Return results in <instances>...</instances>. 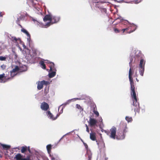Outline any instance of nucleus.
<instances>
[{
    "mask_svg": "<svg viewBox=\"0 0 160 160\" xmlns=\"http://www.w3.org/2000/svg\"><path fill=\"white\" fill-rule=\"evenodd\" d=\"M87 154L88 155V160H91V159L92 158V154L91 153L90 151H89L87 150Z\"/></svg>",
    "mask_w": 160,
    "mask_h": 160,
    "instance_id": "obj_25",
    "label": "nucleus"
},
{
    "mask_svg": "<svg viewBox=\"0 0 160 160\" xmlns=\"http://www.w3.org/2000/svg\"><path fill=\"white\" fill-rule=\"evenodd\" d=\"M97 144L98 145L99 148L100 149L104 148L105 147L104 143L102 141L100 142L99 143L98 142Z\"/></svg>",
    "mask_w": 160,
    "mask_h": 160,
    "instance_id": "obj_18",
    "label": "nucleus"
},
{
    "mask_svg": "<svg viewBox=\"0 0 160 160\" xmlns=\"http://www.w3.org/2000/svg\"><path fill=\"white\" fill-rule=\"evenodd\" d=\"M73 131H74V130H73V131H71V132H68V133H66L63 136V137H65V136H66V135H69V134L70 133H71V132H73Z\"/></svg>",
    "mask_w": 160,
    "mask_h": 160,
    "instance_id": "obj_39",
    "label": "nucleus"
},
{
    "mask_svg": "<svg viewBox=\"0 0 160 160\" xmlns=\"http://www.w3.org/2000/svg\"><path fill=\"white\" fill-rule=\"evenodd\" d=\"M140 52L139 51L137 50L135 53V56L137 57H139L140 55Z\"/></svg>",
    "mask_w": 160,
    "mask_h": 160,
    "instance_id": "obj_30",
    "label": "nucleus"
},
{
    "mask_svg": "<svg viewBox=\"0 0 160 160\" xmlns=\"http://www.w3.org/2000/svg\"><path fill=\"white\" fill-rule=\"evenodd\" d=\"M83 98H74L72 99H69L67 100L65 103H64L62 104L61 105H60L58 108V110L59 111V109H60L61 107L62 106H64L65 107V106L69 104L71 102H73L75 101V100H82L83 99Z\"/></svg>",
    "mask_w": 160,
    "mask_h": 160,
    "instance_id": "obj_8",
    "label": "nucleus"
},
{
    "mask_svg": "<svg viewBox=\"0 0 160 160\" xmlns=\"http://www.w3.org/2000/svg\"><path fill=\"white\" fill-rule=\"evenodd\" d=\"M130 27L129 26V27L128 28H126L125 29H126V30H128L130 28Z\"/></svg>",
    "mask_w": 160,
    "mask_h": 160,
    "instance_id": "obj_49",
    "label": "nucleus"
},
{
    "mask_svg": "<svg viewBox=\"0 0 160 160\" xmlns=\"http://www.w3.org/2000/svg\"><path fill=\"white\" fill-rule=\"evenodd\" d=\"M121 18V17L119 16L118 18H117L116 19H120V18Z\"/></svg>",
    "mask_w": 160,
    "mask_h": 160,
    "instance_id": "obj_48",
    "label": "nucleus"
},
{
    "mask_svg": "<svg viewBox=\"0 0 160 160\" xmlns=\"http://www.w3.org/2000/svg\"><path fill=\"white\" fill-rule=\"evenodd\" d=\"M129 27H131V29H133V30L128 32V33H130L131 32H133L134 31H135V30L137 29V26L133 23H130Z\"/></svg>",
    "mask_w": 160,
    "mask_h": 160,
    "instance_id": "obj_16",
    "label": "nucleus"
},
{
    "mask_svg": "<svg viewBox=\"0 0 160 160\" xmlns=\"http://www.w3.org/2000/svg\"><path fill=\"white\" fill-rule=\"evenodd\" d=\"M10 39L13 42L15 43V45L18 47H19V43H21L22 42L20 38H17L15 37L12 36L11 38H10Z\"/></svg>",
    "mask_w": 160,
    "mask_h": 160,
    "instance_id": "obj_9",
    "label": "nucleus"
},
{
    "mask_svg": "<svg viewBox=\"0 0 160 160\" xmlns=\"http://www.w3.org/2000/svg\"><path fill=\"white\" fill-rule=\"evenodd\" d=\"M145 62V60L142 58L140 60L139 63L138 65V68L139 73L142 76H143Z\"/></svg>",
    "mask_w": 160,
    "mask_h": 160,
    "instance_id": "obj_3",
    "label": "nucleus"
},
{
    "mask_svg": "<svg viewBox=\"0 0 160 160\" xmlns=\"http://www.w3.org/2000/svg\"><path fill=\"white\" fill-rule=\"evenodd\" d=\"M21 31L25 33L27 36V42L29 43L30 41V35L28 32L25 29L23 28L21 29Z\"/></svg>",
    "mask_w": 160,
    "mask_h": 160,
    "instance_id": "obj_14",
    "label": "nucleus"
},
{
    "mask_svg": "<svg viewBox=\"0 0 160 160\" xmlns=\"http://www.w3.org/2000/svg\"><path fill=\"white\" fill-rule=\"evenodd\" d=\"M49 92V88H46L44 89V93L46 95V94L48 92Z\"/></svg>",
    "mask_w": 160,
    "mask_h": 160,
    "instance_id": "obj_32",
    "label": "nucleus"
},
{
    "mask_svg": "<svg viewBox=\"0 0 160 160\" xmlns=\"http://www.w3.org/2000/svg\"><path fill=\"white\" fill-rule=\"evenodd\" d=\"M96 134L94 132H92L90 134V139L92 141H95L96 140Z\"/></svg>",
    "mask_w": 160,
    "mask_h": 160,
    "instance_id": "obj_17",
    "label": "nucleus"
},
{
    "mask_svg": "<svg viewBox=\"0 0 160 160\" xmlns=\"http://www.w3.org/2000/svg\"><path fill=\"white\" fill-rule=\"evenodd\" d=\"M15 158L17 160H21L22 159V156L21 154L20 153H18L15 156Z\"/></svg>",
    "mask_w": 160,
    "mask_h": 160,
    "instance_id": "obj_26",
    "label": "nucleus"
},
{
    "mask_svg": "<svg viewBox=\"0 0 160 160\" xmlns=\"http://www.w3.org/2000/svg\"><path fill=\"white\" fill-rule=\"evenodd\" d=\"M85 126H86V128H88V127L87 124H85Z\"/></svg>",
    "mask_w": 160,
    "mask_h": 160,
    "instance_id": "obj_52",
    "label": "nucleus"
},
{
    "mask_svg": "<svg viewBox=\"0 0 160 160\" xmlns=\"http://www.w3.org/2000/svg\"><path fill=\"white\" fill-rule=\"evenodd\" d=\"M122 30L123 31V32L126 30V29H123Z\"/></svg>",
    "mask_w": 160,
    "mask_h": 160,
    "instance_id": "obj_47",
    "label": "nucleus"
},
{
    "mask_svg": "<svg viewBox=\"0 0 160 160\" xmlns=\"http://www.w3.org/2000/svg\"><path fill=\"white\" fill-rule=\"evenodd\" d=\"M27 150L26 147H23L21 150V152L22 153H24Z\"/></svg>",
    "mask_w": 160,
    "mask_h": 160,
    "instance_id": "obj_31",
    "label": "nucleus"
},
{
    "mask_svg": "<svg viewBox=\"0 0 160 160\" xmlns=\"http://www.w3.org/2000/svg\"><path fill=\"white\" fill-rule=\"evenodd\" d=\"M40 107L42 110L43 111H46L49 108L48 104L46 102H43L41 103Z\"/></svg>",
    "mask_w": 160,
    "mask_h": 160,
    "instance_id": "obj_11",
    "label": "nucleus"
},
{
    "mask_svg": "<svg viewBox=\"0 0 160 160\" xmlns=\"http://www.w3.org/2000/svg\"><path fill=\"white\" fill-rule=\"evenodd\" d=\"M5 78V74L3 73L2 74H0V82L4 83L7 82V80L10 79L9 78L6 79H4Z\"/></svg>",
    "mask_w": 160,
    "mask_h": 160,
    "instance_id": "obj_13",
    "label": "nucleus"
},
{
    "mask_svg": "<svg viewBox=\"0 0 160 160\" xmlns=\"http://www.w3.org/2000/svg\"><path fill=\"white\" fill-rule=\"evenodd\" d=\"M21 160H29V159L26 158H22Z\"/></svg>",
    "mask_w": 160,
    "mask_h": 160,
    "instance_id": "obj_45",
    "label": "nucleus"
},
{
    "mask_svg": "<svg viewBox=\"0 0 160 160\" xmlns=\"http://www.w3.org/2000/svg\"><path fill=\"white\" fill-rule=\"evenodd\" d=\"M23 47L24 48H26V47L24 45H23Z\"/></svg>",
    "mask_w": 160,
    "mask_h": 160,
    "instance_id": "obj_50",
    "label": "nucleus"
},
{
    "mask_svg": "<svg viewBox=\"0 0 160 160\" xmlns=\"http://www.w3.org/2000/svg\"><path fill=\"white\" fill-rule=\"evenodd\" d=\"M51 147H52V145L51 144L48 145L47 146V147H46L47 149L48 153L49 154H50L51 151Z\"/></svg>",
    "mask_w": 160,
    "mask_h": 160,
    "instance_id": "obj_21",
    "label": "nucleus"
},
{
    "mask_svg": "<svg viewBox=\"0 0 160 160\" xmlns=\"http://www.w3.org/2000/svg\"><path fill=\"white\" fill-rule=\"evenodd\" d=\"M118 2H121V1H119Z\"/></svg>",
    "mask_w": 160,
    "mask_h": 160,
    "instance_id": "obj_57",
    "label": "nucleus"
},
{
    "mask_svg": "<svg viewBox=\"0 0 160 160\" xmlns=\"http://www.w3.org/2000/svg\"><path fill=\"white\" fill-rule=\"evenodd\" d=\"M89 2L91 4V3H92L93 5L95 7L100 9L102 12H106V9L105 8L102 7L101 4L102 3L101 2H99L97 0L96 1L94 0H92V1H91V0H89Z\"/></svg>",
    "mask_w": 160,
    "mask_h": 160,
    "instance_id": "obj_4",
    "label": "nucleus"
},
{
    "mask_svg": "<svg viewBox=\"0 0 160 160\" xmlns=\"http://www.w3.org/2000/svg\"><path fill=\"white\" fill-rule=\"evenodd\" d=\"M114 30V31L116 33H118L119 32V30L117 28H115Z\"/></svg>",
    "mask_w": 160,
    "mask_h": 160,
    "instance_id": "obj_42",
    "label": "nucleus"
},
{
    "mask_svg": "<svg viewBox=\"0 0 160 160\" xmlns=\"http://www.w3.org/2000/svg\"><path fill=\"white\" fill-rule=\"evenodd\" d=\"M38 160H39L38 159Z\"/></svg>",
    "mask_w": 160,
    "mask_h": 160,
    "instance_id": "obj_58",
    "label": "nucleus"
},
{
    "mask_svg": "<svg viewBox=\"0 0 160 160\" xmlns=\"http://www.w3.org/2000/svg\"><path fill=\"white\" fill-rule=\"evenodd\" d=\"M136 80L137 81H138V80L137 78H136Z\"/></svg>",
    "mask_w": 160,
    "mask_h": 160,
    "instance_id": "obj_54",
    "label": "nucleus"
},
{
    "mask_svg": "<svg viewBox=\"0 0 160 160\" xmlns=\"http://www.w3.org/2000/svg\"><path fill=\"white\" fill-rule=\"evenodd\" d=\"M132 74L131 69L130 68L129 71V78L131 86V95L133 100V105L136 107V108H134V110L135 111L136 110L138 112V108L139 107V103L138 102L136 93L135 91L134 82L131 77Z\"/></svg>",
    "mask_w": 160,
    "mask_h": 160,
    "instance_id": "obj_1",
    "label": "nucleus"
},
{
    "mask_svg": "<svg viewBox=\"0 0 160 160\" xmlns=\"http://www.w3.org/2000/svg\"><path fill=\"white\" fill-rule=\"evenodd\" d=\"M86 131L88 132H89V130L88 128H86Z\"/></svg>",
    "mask_w": 160,
    "mask_h": 160,
    "instance_id": "obj_44",
    "label": "nucleus"
},
{
    "mask_svg": "<svg viewBox=\"0 0 160 160\" xmlns=\"http://www.w3.org/2000/svg\"><path fill=\"white\" fill-rule=\"evenodd\" d=\"M116 128L114 127H112L110 129V134L109 135L110 138L115 139L116 138Z\"/></svg>",
    "mask_w": 160,
    "mask_h": 160,
    "instance_id": "obj_7",
    "label": "nucleus"
},
{
    "mask_svg": "<svg viewBox=\"0 0 160 160\" xmlns=\"http://www.w3.org/2000/svg\"><path fill=\"white\" fill-rule=\"evenodd\" d=\"M108 159V158H105V160H107Z\"/></svg>",
    "mask_w": 160,
    "mask_h": 160,
    "instance_id": "obj_53",
    "label": "nucleus"
},
{
    "mask_svg": "<svg viewBox=\"0 0 160 160\" xmlns=\"http://www.w3.org/2000/svg\"><path fill=\"white\" fill-rule=\"evenodd\" d=\"M19 70V68L18 66H16L15 68H13L12 71H11L12 72H16L17 71Z\"/></svg>",
    "mask_w": 160,
    "mask_h": 160,
    "instance_id": "obj_24",
    "label": "nucleus"
},
{
    "mask_svg": "<svg viewBox=\"0 0 160 160\" xmlns=\"http://www.w3.org/2000/svg\"><path fill=\"white\" fill-rule=\"evenodd\" d=\"M76 108L78 109H79L80 110L82 111L83 110V109L78 104H77L76 105Z\"/></svg>",
    "mask_w": 160,
    "mask_h": 160,
    "instance_id": "obj_29",
    "label": "nucleus"
},
{
    "mask_svg": "<svg viewBox=\"0 0 160 160\" xmlns=\"http://www.w3.org/2000/svg\"><path fill=\"white\" fill-rule=\"evenodd\" d=\"M127 127L126 126H125L123 132L122 131H118L117 134L116 136V139L118 140H122L123 139L125 136V133L127 132Z\"/></svg>",
    "mask_w": 160,
    "mask_h": 160,
    "instance_id": "obj_6",
    "label": "nucleus"
},
{
    "mask_svg": "<svg viewBox=\"0 0 160 160\" xmlns=\"http://www.w3.org/2000/svg\"><path fill=\"white\" fill-rule=\"evenodd\" d=\"M6 59V58L4 57L0 56V60L1 61H5Z\"/></svg>",
    "mask_w": 160,
    "mask_h": 160,
    "instance_id": "obj_34",
    "label": "nucleus"
},
{
    "mask_svg": "<svg viewBox=\"0 0 160 160\" xmlns=\"http://www.w3.org/2000/svg\"><path fill=\"white\" fill-rule=\"evenodd\" d=\"M40 64L41 66V67L42 68L45 69L46 66L44 63V62L43 61H41L39 63Z\"/></svg>",
    "mask_w": 160,
    "mask_h": 160,
    "instance_id": "obj_23",
    "label": "nucleus"
},
{
    "mask_svg": "<svg viewBox=\"0 0 160 160\" xmlns=\"http://www.w3.org/2000/svg\"><path fill=\"white\" fill-rule=\"evenodd\" d=\"M32 20L35 23L37 24L39 27L42 28H46V27H45V24H43L42 22L37 21L36 19L34 18L32 19Z\"/></svg>",
    "mask_w": 160,
    "mask_h": 160,
    "instance_id": "obj_15",
    "label": "nucleus"
},
{
    "mask_svg": "<svg viewBox=\"0 0 160 160\" xmlns=\"http://www.w3.org/2000/svg\"><path fill=\"white\" fill-rule=\"evenodd\" d=\"M62 108L61 110H60V111L59 112V114H58L59 115L62 113L63 112V108H65V106H62Z\"/></svg>",
    "mask_w": 160,
    "mask_h": 160,
    "instance_id": "obj_35",
    "label": "nucleus"
},
{
    "mask_svg": "<svg viewBox=\"0 0 160 160\" xmlns=\"http://www.w3.org/2000/svg\"><path fill=\"white\" fill-rule=\"evenodd\" d=\"M41 81H42V82L43 85L44 84L47 85V84H48V83H49V82H48L46 81H45L44 80H43Z\"/></svg>",
    "mask_w": 160,
    "mask_h": 160,
    "instance_id": "obj_33",
    "label": "nucleus"
},
{
    "mask_svg": "<svg viewBox=\"0 0 160 160\" xmlns=\"http://www.w3.org/2000/svg\"><path fill=\"white\" fill-rule=\"evenodd\" d=\"M142 0H139V1L138 0H136L135 1V3L136 4H137L141 2Z\"/></svg>",
    "mask_w": 160,
    "mask_h": 160,
    "instance_id": "obj_40",
    "label": "nucleus"
},
{
    "mask_svg": "<svg viewBox=\"0 0 160 160\" xmlns=\"http://www.w3.org/2000/svg\"><path fill=\"white\" fill-rule=\"evenodd\" d=\"M19 68L20 71L22 72L25 71L27 70V67L25 65L22 66V67H20Z\"/></svg>",
    "mask_w": 160,
    "mask_h": 160,
    "instance_id": "obj_20",
    "label": "nucleus"
},
{
    "mask_svg": "<svg viewBox=\"0 0 160 160\" xmlns=\"http://www.w3.org/2000/svg\"><path fill=\"white\" fill-rule=\"evenodd\" d=\"M16 148H14V149H16Z\"/></svg>",
    "mask_w": 160,
    "mask_h": 160,
    "instance_id": "obj_56",
    "label": "nucleus"
},
{
    "mask_svg": "<svg viewBox=\"0 0 160 160\" xmlns=\"http://www.w3.org/2000/svg\"><path fill=\"white\" fill-rule=\"evenodd\" d=\"M94 112L95 114H96L97 116H98L99 115L98 112L97 111H94Z\"/></svg>",
    "mask_w": 160,
    "mask_h": 160,
    "instance_id": "obj_38",
    "label": "nucleus"
},
{
    "mask_svg": "<svg viewBox=\"0 0 160 160\" xmlns=\"http://www.w3.org/2000/svg\"><path fill=\"white\" fill-rule=\"evenodd\" d=\"M10 76H11V78H12L14 76H15L17 74L16 72H13L11 71H10Z\"/></svg>",
    "mask_w": 160,
    "mask_h": 160,
    "instance_id": "obj_28",
    "label": "nucleus"
},
{
    "mask_svg": "<svg viewBox=\"0 0 160 160\" xmlns=\"http://www.w3.org/2000/svg\"><path fill=\"white\" fill-rule=\"evenodd\" d=\"M100 121H101V122H102V118H101V119H100Z\"/></svg>",
    "mask_w": 160,
    "mask_h": 160,
    "instance_id": "obj_55",
    "label": "nucleus"
},
{
    "mask_svg": "<svg viewBox=\"0 0 160 160\" xmlns=\"http://www.w3.org/2000/svg\"><path fill=\"white\" fill-rule=\"evenodd\" d=\"M82 141L83 142V144L84 145V146L85 147L86 149H87L88 148V146L87 145V144L85 143L84 142H83V141L82 140Z\"/></svg>",
    "mask_w": 160,
    "mask_h": 160,
    "instance_id": "obj_36",
    "label": "nucleus"
},
{
    "mask_svg": "<svg viewBox=\"0 0 160 160\" xmlns=\"http://www.w3.org/2000/svg\"><path fill=\"white\" fill-rule=\"evenodd\" d=\"M46 114L47 115L48 117L52 120H55L59 116V115L58 114L56 117H54L50 111L47 112H46Z\"/></svg>",
    "mask_w": 160,
    "mask_h": 160,
    "instance_id": "obj_10",
    "label": "nucleus"
},
{
    "mask_svg": "<svg viewBox=\"0 0 160 160\" xmlns=\"http://www.w3.org/2000/svg\"><path fill=\"white\" fill-rule=\"evenodd\" d=\"M1 145L2 146L4 149H8L10 148V146L4 144H1Z\"/></svg>",
    "mask_w": 160,
    "mask_h": 160,
    "instance_id": "obj_22",
    "label": "nucleus"
},
{
    "mask_svg": "<svg viewBox=\"0 0 160 160\" xmlns=\"http://www.w3.org/2000/svg\"><path fill=\"white\" fill-rule=\"evenodd\" d=\"M64 137H63V136L60 138V139L59 140V141H60L61 140L62 138H63Z\"/></svg>",
    "mask_w": 160,
    "mask_h": 160,
    "instance_id": "obj_51",
    "label": "nucleus"
},
{
    "mask_svg": "<svg viewBox=\"0 0 160 160\" xmlns=\"http://www.w3.org/2000/svg\"><path fill=\"white\" fill-rule=\"evenodd\" d=\"M6 66L4 64H3L1 66V68L3 70L5 69L6 68Z\"/></svg>",
    "mask_w": 160,
    "mask_h": 160,
    "instance_id": "obj_37",
    "label": "nucleus"
},
{
    "mask_svg": "<svg viewBox=\"0 0 160 160\" xmlns=\"http://www.w3.org/2000/svg\"><path fill=\"white\" fill-rule=\"evenodd\" d=\"M13 52L14 53V56H15L14 58H17V55L15 53V52Z\"/></svg>",
    "mask_w": 160,
    "mask_h": 160,
    "instance_id": "obj_43",
    "label": "nucleus"
},
{
    "mask_svg": "<svg viewBox=\"0 0 160 160\" xmlns=\"http://www.w3.org/2000/svg\"><path fill=\"white\" fill-rule=\"evenodd\" d=\"M97 120L94 118H90L89 121H88L89 124L91 127L95 125L97 123Z\"/></svg>",
    "mask_w": 160,
    "mask_h": 160,
    "instance_id": "obj_12",
    "label": "nucleus"
},
{
    "mask_svg": "<svg viewBox=\"0 0 160 160\" xmlns=\"http://www.w3.org/2000/svg\"><path fill=\"white\" fill-rule=\"evenodd\" d=\"M125 119H126V120L128 122H131L132 120V119L131 117H128V116H126V117Z\"/></svg>",
    "mask_w": 160,
    "mask_h": 160,
    "instance_id": "obj_27",
    "label": "nucleus"
},
{
    "mask_svg": "<svg viewBox=\"0 0 160 160\" xmlns=\"http://www.w3.org/2000/svg\"><path fill=\"white\" fill-rule=\"evenodd\" d=\"M43 87V85L42 81H39L38 84L37 88L38 90H40Z\"/></svg>",
    "mask_w": 160,
    "mask_h": 160,
    "instance_id": "obj_19",
    "label": "nucleus"
},
{
    "mask_svg": "<svg viewBox=\"0 0 160 160\" xmlns=\"http://www.w3.org/2000/svg\"><path fill=\"white\" fill-rule=\"evenodd\" d=\"M60 19L59 16L53 15L51 13H49L44 17L43 20L45 22V27L47 28L51 24L58 22Z\"/></svg>",
    "mask_w": 160,
    "mask_h": 160,
    "instance_id": "obj_2",
    "label": "nucleus"
},
{
    "mask_svg": "<svg viewBox=\"0 0 160 160\" xmlns=\"http://www.w3.org/2000/svg\"><path fill=\"white\" fill-rule=\"evenodd\" d=\"M50 71V72L49 73L48 77L51 78L54 77L56 74V69L54 68V64L52 62H50V65L49 66Z\"/></svg>",
    "mask_w": 160,
    "mask_h": 160,
    "instance_id": "obj_5",
    "label": "nucleus"
},
{
    "mask_svg": "<svg viewBox=\"0 0 160 160\" xmlns=\"http://www.w3.org/2000/svg\"><path fill=\"white\" fill-rule=\"evenodd\" d=\"M130 62H129V66H130V67H131V63L132 62V58H130Z\"/></svg>",
    "mask_w": 160,
    "mask_h": 160,
    "instance_id": "obj_41",
    "label": "nucleus"
},
{
    "mask_svg": "<svg viewBox=\"0 0 160 160\" xmlns=\"http://www.w3.org/2000/svg\"><path fill=\"white\" fill-rule=\"evenodd\" d=\"M1 13H2V12H0V17H2V15Z\"/></svg>",
    "mask_w": 160,
    "mask_h": 160,
    "instance_id": "obj_46",
    "label": "nucleus"
}]
</instances>
